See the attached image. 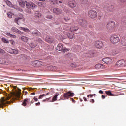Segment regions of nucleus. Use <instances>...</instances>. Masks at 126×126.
<instances>
[{"label": "nucleus", "mask_w": 126, "mask_h": 126, "mask_svg": "<svg viewBox=\"0 0 126 126\" xmlns=\"http://www.w3.org/2000/svg\"><path fill=\"white\" fill-rule=\"evenodd\" d=\"M11 31H13V32H15V33H17V34H19V35H23V32L20 31L18 29H17L16 27H13L11 29Z\"/></svg>", "instance_id": "f8f14e48"}, {"label": "nucleus", "mask_w": 126, "mask_h": 126, "mask_svg": "<svg viewBox=\"0 0 126 126\" xmlns=\"http://www.w3.org/2000/svg\"><path fill=\"white\" fill-rule=\"evenodd\" d=\"M65 76H64V78H63V82H68V81H69L68 80V79L66 78H64Z\"/></svg>", "instance_id": "79ce46f5"}, {"label": "nucleus", "mask_w": 126, "mask_h": 126, "mask_svg": "<svg viewBox=\"0 0 126 126\" xmlns=\"http://www.w3.org/2000/svg\"><path fill=\"white\" fill-rule=\"evenodd\" d=\"M103 62L105 63L106 64H111L113 63V60L109 57L104 58L102 59Z\"/></svg>", "instance_id": "9b49d317"}, {"label": "nucleus", "mask_w": 126, "mask_h": 126, "mask_svg": "<svg viewBox=\"0 0 126 126\" xmlns=\"http://www.w3.org/2000/svg\"><path fill=\"white\" fill-rule=\"evenodd\" d=\"M39 64H41V62L38 60L34 61L32 63L33 66H40Z\"/></svg>", "instance_id": "a211bd4d"}, {"label": "nucleus", "mask_w": 126, "mask_h": 126, "mask_svg": "<svg viewBox=\"0 0 126 126\" xmlns=\"http://www.w3.org/2000/svg\"><path fill=\"white\" fill-rule=\"evenodd\" d=\"M101 98H102V99H105L106 98V96H105V95H102L101 96Z\"/></svg>", "instance_id": "bf43d9fd"}, {"label": "nucleus", "mask_w": 126, "mask_h": 126, "mask_svg": "<svg viewBox=\"0 0 126 126\" xmlns=\"http://www.w3.org/2000/svg\"><path fill=\"white\" fill-rule=\"evenodd\" d=\"M105 93L106 94H107V95H108V96H111V97L116 96V94H112L111 91H105Z\"/></svg>", "instance_id": "a878e982"}, {"label": "nucleus", "mask_w": 126, "mask_h": 126, "mask_svg": "<svg viewBox=\"0 0 126 126\" xmlns=\"http://www.w3.org/2000/svg\"><path fill=\"white\" fill-rule=\"evenodd\" d=\"M90 103H95V100L93 99H90Z\"/></svg>", "instance_id": "8fccbe9b"}, {"label": "nucleus", "mask_w": 126, "mask_h": 126, "mask_svg": "<svg viewBox=\"0 0 126 126\" xmlns=\"http://www.w3.org/2000/svg\"><path fill=\"white\" fill-rule=\"evenodd\" d=\"M68 82H64V84L67 83Z\"/></svg>", "instance_id": "69168bd1"}, {"label": "nucleus", "mask_w": 126, "mask_h": 126, "mask_svg": "<svg viewBox=\"0 0 126 126\" xmlns=\"http://www.w3.org/2000/svg\"><path fill=\"white\" fill-rule=\"evenodd\" d=\"M107 9L108 12H112L114 10V7L112 5H109V6L107 7Z\"/></svg>", "instance_id": "5701e85b"}, {"label": "nucleus", "mask_w": 126, "mask_h": 126, "mask_svg": "<svg viewBox=\"0 0 126 126\" xmlns=\"http://www.w3.org/2000/svg\"><path fill=\"white\" fill-rule=\"evenodd\" d=\"M45 41H46L47 43H53V42H54V39L51 37L47 36L46 37Z\"/></svg>", "instance_id": "aec40b11"}, {"label": "nucleus", "mask_w": 126, "mask_h": 126, "mask_svg": "<svg viewBox=\"0 0 126 126\" xmlns=\"http://www.w3.org/2000/svg\"><path fill=\"white\" fill-rule=\"evenodd\" d=\"M43 97H45V94L40 95V96L39 97L38 99H42V98H43Z\"/></svg>", "instance_id": "49530a36"}, {"label": "nucleus", "mask_w": 126, "mask_h": 126, "mask_svg": "<svg viewBox=\"0 0 126 126\" xmlns=\"http://www.w3.org/2000/svg\"><path fill=\"white\" fill-rule=\"evenodd\" d=\"M7 15L9 18H12V13L11 12H8L7 13Z\"/></svg>", "instance_id": "c9c22d12"}, {"label": "nucleus", "mask_w": 126, "mask_h": 126, "mask_svg": "<svg viewBox=\"0 0 126 126\" xmlns=\"http://www.w3.org/2000/svg\"><path fill=\"white\" fill-rule=\"evenodd\" d=\"M10 43L12 45H14L15 42L13 40H10Z\"/></svg>", "instance_id": "3c124183"}, {"label": "nucleus", "mask_w": 126, "mask_h": 126, "mask_svg": "<svg viewBox=\"0 0 126 126\" xmlns=\"http://www.w3.org/2000/svg\"><path fill=\"white\" fill-rule=\"evenodd\" d=\"M43 5H44V3H43V2H39L38 3L39 6L42 7V6H43Z\"/></svg>", "instance_id": "c03bdc74"}, {"label": "nucleus", "mask_w": 126, "mask_h": 126, "mask_svg": "<svg viewBox=\"0 0 126 126\" xmlns=\"http://www.w3.org/2000/svg\"><path fill=\"white\" fill-rule=\"evenodd\" d=\"M120 41L119 35L117 34H112L110 37V42L112 44H118Z\"/></svg>", "instance_id": "7ed1b4c3"}, {"label": "nucleus", "mask_w": 126, "mask_h": 126, "mask_svg": "<svg viewBox=\"0 0 126 126\" xmlns=\"http://www.w3.org/2000/svg\"><path fill=\"white\" fill-rule=\"evenodd\" d=\"M67 36L69 39H73L74 38V34L73 33H67Z\"/></svg>", "instance_id": "c85d7f7f"}, {"label": "nucleus", "mask_w": 126, "mask_h": 126, "mask_svg": "<svg viewBox=\"0 0 126 126\" xmlns=\"http://www.w3.org/2000/svg\"><path fill=\"white\" fill-rule=\"evenodd\" d=\"M6 3L9 7H13V5H12V3H11L10 1L7 0Z\"/></svg>", "instance_id": "7c9ffc66"}, {"label": "nucleus", "mask_w": 126, "mask_h": 126, "mask_svg": "<svg viewBox=\"0 0 126 126\" xmlns=\"http://www.w3.org/2000/svg\"><path fill=\"white\" fill-rule=\"evenodd\" d=\"M0 64H2V63L0 62Z\"/></svg>", "instance_id": "338daca9"}, {"label": "nucleus", "mask_w": 126, "mask_h": 126, "mask_svg": "<svg viewBox=\"0 0 126 126\" xmlns=\"http://www.w3.org/2000/svg\"><path fill=\"white\" fill-rule=\"evenodd\" d=\"M32 35L33 36H40V32L38 30H35L32 32Z\"/></svg>", "instance_id": "393cba45"}, {"label": "nucleus", "mask_w": 126, "mask_h": 126, "mask_svg": "<svg viewBox=\"0 0 126 126\" xmlns=\"http://www.w3.org/2000/svg\"><path fill=\"white\" fill-rule=\"evenodd\" d=\"M0 54H4V50L0 48Z\"/></svg>", "instance_id": "a18cd8bd"}, {"label": "nucleus", "mask_w": 126, "mask_h": 126, "mask_svg": "<svg viewBox=\"0 0 126 126\" xmlns=\"http://www.w3.org/2000/svg\"><path fill=\"white\" fill-rule=\"evenodd\" d=\"M79 28L77 26H72L70 28V30L71 32H74L75 31H77L78 30Z\"/></svg>", "instance_id": "6ab92c4d"}, {"label": "nucleus", "mask_w": 126, "mask_h": 126, "mask_svg": "<svg viewBox=\"0 0 126 126\" xmlns=\"http://www.w3.org/2000/svg\"><path fill=\"white\" fill-rule=\"evenodd\" d=\"M71 101L73 102V103H75V100H74V99L73 98H71Z\"/></svg>", "instance_id": "864d4df0"}, {"label": "nucleus", "mask_w": 126, "mask_h": 126, "mask_svg": "<svg viewBox=\"0 0 126 126\" xmlns=\"http://www.w3.org/2000/svg\"><path fill=\"white\" fill-rule=\"evenodd\" d=\"M52 4H59V1L57 0H50Z\"/></svg>", "instance_id": "c756f323"}, {"label": "nucleus", "mask_w": 126, "mask_h": 126, "mask_svg": "<svg viewBox=\"0 0 126 126\" xmlns=\"http://www.w3.org/2000/svg\"><path fill=\"white\" fill-rule=\"evenodd\" d=\"M119 1L122 4H126V0H119Z\"/></svg>", "instance_id": "e433bc0d"}, {"label": "nucleus", "mask_w": 126, "mask_h": 126, "mask_svg": "<svg viewBox=\"0 0 126 126\" xmlns=\"http://www.w3.org/2000/svg\"><path fill=\"white\" fill-rule=\"evenodd\" d=\"M40 105H41V103H40V102L35 104V106H40Z\"/></svg>", "instance_id": "5fc2aeb1"}, {"label": "nucleus", "mask_w": 126, "mask_h": 126, "mask_svg": "<svg viewBox=\"0 0 126 126\" xmlns=\"http://www.w3.org/2000/svg\"><path fill=\"white\" fill-rule=\"evenodd\" d=\"M29 101V99L28 98L25 99L22 104V105L24 107L26 106V105H27V102Z\"/></svg>", "instance_id": "bb28decb"}, {"label": "nucleus", "mask_w": 126, "mask_h": 126, "mask_svg": "<svg viewBox=\"0 0 126 126\" xmlns=\"http://www.w3.org/2000/svg\"><path fill=\"white\" fill-rule=\"evenodd\" d=\"M23 18V16H22L20 17H16L14 19V22H15V23H17L18 25H19V24L21 23V20H22Z\"/></svg>", "instance_id": "dca6fc26"}, {"label": "nucleus", "mask_w": 126, "mask_h": 126, "mask_svg": "<svg viewBox=\"0 0 126 126\" xmlns=\"http://www.w3.org/2000/svg\"><path fill=\"white\" fill-rule=\"evenodd\" d=\"M77 22L79 25L82 26V27H85L86 25H87V22L85 20H83V19H78Z\"/></svg>", "instance_id": "1a4fd4ad"}, {"label": "nucleus", "mask_w": 126, "mask_h": 126, "mask_svg": "<svg viewBox=\"0 0 126 126\" xmlns=\"http://www.w3.org/2000/svg\"><path fill=\"white\" fill-rule=\"evenodd\" d=\"M9 53L12 55H17V54H18V50L10 48L9 50Z\"/></svg>", "instance_id": "f3484780"}, {"label": "nucleus", "mask_w": 126, "mask_h": 126, "mask_svg": "<svg viewBox=\"0 0 126 126\" xmlns=\"http://www.w3.org/2000/svg\"><path fill=\"white\" fill-rule=\"evenodd\" d=\"M121 45L123 46H126V40L125 39V38L123 37L121 39Z\"/></svg>", "instance_id": "cd10ccee"}, {"label": "nucleus", "mask_w": 126, "mask_h": 126, "mask_svg": "<svg viewBox=\"0 0 126 126\" xmlns=\"http://www.w3.org/2000/svg\"><path fill=\"white\" fill-rule=\"evenodd\" d=\"M95 68L97 70H101V69H104L105 68V66L102 64H97L95 65Z\"/></svg>", "instance_id": "2eb2a0df"}, {"label": "nucleus", "mask_w": 126, "mask_h": 126, "mask_svg": "<svg viewBox=\"0 0 126 126\" xmlns=\"http://www.w3.org/2000/svg\"><path fill=\"white\" fill-rule=\"evenodd\" d=\"M56 49H57V50L58 51H63V44H62L59 43Z\"/></svg>", "instance_id": "412c9836"}, {"label": "nucleus", "mask_w": 126, "mask_h": 126, "mask_svg": "<svg viewBox=\"0 0 126 126\" xmlns=\"http://www.w3.org/2000/svg\"><path fill=\"white\" fill-rule=\"evenodd\" d=\"M116 27V23L115 21H109L107 23L106 25V28L108 30H110V31H113V29H115Z\"/></svg>", "instance_id": "39448f33"}, {"label": "nucleus", "mask_w": 126, "mask_h": 126, "mask_svg": "<svg viewBox=\"0 0 126 126\" xmlns=\"http://www.w3.org/2000/svg\"><path fill=\"white\" fill-rule=\"evenodd\" d=\"M58 95H59L58 94H55V96L53 97L51 102H55V101H57Z\"/></svg>", "instance_id": "473e14b6"}, {"label": "nucleus", "mask_w": 126, "mask_h": 126, "mask_svg": "<svg viewBox=\"0 0 126 126\" xmlns=\"http://www.w3.org/2000/svg\"><path fill=\"white\" fill-rule=\"evenodd\" d=\"M34 100L35 102L38 101V98H36L35 97H34Z\"/></svg>", "instance_id": "4d7b16f0"}, {"label": "nucleus", "mask_w": 126, "mask_h": 126, "mask_svg": "<svg viewBox=\"0 0 126 126\" xmlns=\"http://www.w3.org/2000/svg\"><path fill=\"white\" fill-rule=\"evenodd\" d=\"M5 34L8 37H11V34L10 33L6 32Z\"/></svg>", "instance_id": "de8ad7c7"}, {"label": "nucleus", "mask_w": 126, "mask_h": 126, "mask_svg": "<svg viewBox=\"0 0 126 126\" xmlns=\"http://www.w3.org/2000/svg\"><path fill=\"white\" fill-rule=\"evenodd\" d=\"M2 41L3 43H5V44H9V41H8V39H6L5 38L3 37L2 38Z\"/></svg>", "instance_id": "2f4dec72"}, {"label": "nucleus", "mask_w": 126, "mask_h": 126, "mask_svg": "<svg viewBox=\"0 0 126 126\" xmlns=\"http://www.w3.org/2000/svg\"><path fill=\"white\" fill-rule=\"evenodd\" d=\"M20 6L21 7H25V5L27 9L26 10V12L27 13H31V9H34L37 7V6L33 3L32 2H27L26 1H21L19 3Z\"/></svg>", "instance_id": "f03ea898"}, {"label": "nucleus", "mask_w": 126, "mask_h": 126, "mask_svg": "<svg viewBox=\"0 0 126 126\" xmlns=\"http://www.w3.org/2000/svg\"><path fill=\"white\" fill-rule=\"evenodd\" d=\"M37 46V45H36L35 43L32 42L30 44V47H31V48H35V47Z\"/></svg>", "instance_id": "58836bf2"}, {"label": "nucleus", "mask_w": 126, "mask_h": 126, "mask_svg": "<svg viewBox=\"0 0 126 126\" xmlns=\"http://www.w3.org/2000/svg\"><path fill=\"white\" fill-rule=\"evenodd\" d=\"M68 5L70 8H74L76 7L77 3H76V1L74 0H69L68 1Z\"/></svg>", "instance_id": "0eeeda50"}, {"label": "nucleus", "mask_w": 126, "mask_h": 126, "mask_svg": "<svg viewBox=\"0 0 126 126\" xmlns=\"http://www.w3.org/2000/svg\"><path fill=\"white\" fill-rule=\"evenodd\" d=\"M40 1H45V0H39Z\"/></svg>", "instance_id": "e2e57ef3"}, {"label": "nucleus", "mask_w": 126, "mask_h": 126, "mask_svg": "<svg viewBox=\"0 0 126 126\" xmlns=\"http://www.w3.org/2000/svg\"><path fill=\"white\" fill-rule=\"evenodd\" d=\"M69 48H64L63 49V52H67L68 51H69Z\"/></svg>", "instance_id": "37998d69"}, {"label": "nucleus", "mask_w": 126, "mask_h": 126, "mask_svg": "<svg viewBox=\"0 0 126 126\" xmlns=\"http://www.w3.org/2000/svg\"><path fill=\"white\" fill-rule=\"evenodd\" d=\"M94 95H96V94H88L87 95V97L88 98H92V97H93V96H94Z\"/></svg>", "instance_id": "a19ab883"}, {"label": "nucleus", "mask_w": 126, "mask_h": 126, "mask_svg": "<svg viewBox=\"0 0 126 126\" xmlns=\"http://www.w3.org/2000/svg\"><path fill=\"white\" fill-rule=\"evenodd\" d=\"M11 38H13V39H15L16 38V35L11 34Z\"/></svg>", "instance_id": "09e8293b"}, {"label": "nucleus", "mask_w": 126, "mask_h": 126, "mask_svg": "<svg viewBox=\"0 0 126 126\" xmlns=\"http://www.w3.org/2000/svg\"><path fill=\"white\" fill-rule=\"evenodd\" d=\"M88 16L92 19H95L98 16V13L94 10H90L88 11Z\"/></svg>", "instance_id": "20e7f679"}, {"label": "nucleus", "mask_w": 126, "mask_h": 126, "mask_svg": "<svg viewBox=\"0 0 126 126\" xmlns=\"http://www.w3.org/2000/svg\"><path fill=\"white\" fill-rule=\"evenodd\" d=\"M116 64L117 67H124L126 66V62L124 60H120L116 62Z\"/></svg>", "instance_id": "423d86ee"}, {"label": "nucleus", "mask_w": 126, "mask_h": 126, "mask_svg": "<svg viewBox=\"0 0 126 126\" xmlns=\"http://www.w3.org/2000/svg\"><path fill=\"white\" fill-rule=\"evenodd\" d=\"M21 40L25 43H27V42H28V40H29V38L26 36H22L21 37Z\"/></svg>", "instance_id": "4be33fe9"}, {"label": "nucleus", "mask_w": 126, "mask_h": 126, "mask_svg": "<svg viewBox=\"0 0 126 126\" xmlns=\"http://www.w3.org/2000/svg\"><path fill=\"white\" fill-rule=\"evenodd\" d=\"M70 65L71 67H77V64L75 63H71Z\"/></svg>", "instance_id": "72a5a7b5"}, {"label": "nucleus", "mask_w": 126, "mask_h": 126, "mask_svg": "<svg viewBox=\"0 0 126 126\" xmlns=\"http://www.w3.org/2000/svg\"><path fill=\"white\" fill-rule=\"evenodd\" d=\"M82 99H80V102H82Z\"/></svg>", "instance_id": "774afa93"}, {"label": "nucleus", "mask_w": 126, "mask_h": 126, "mask_svg": "<svg viewBox=\"0 0 126 126\" xmlns=\"http://www.w3.org/2000/svg\"><path fill=\"white\" fill-rule=\"evenodd\" d=\"M5 95L6 96V97H2L0 99V108H2L3 106H7V105H9V104L13 103L12 101H7V100H9L11 97H13L14 96L18 97L17 94L12 92H11L9 94H7V93L5 94Z\"/></svg>", "instance_id": "f257e3e1"}, {"label": "nucleus", "mask_w": 126, "mask_h": 126, "mask_svg": "<svg viewBox=\"0 0 126 126\" xmlns=\"http://www.w3.org/2000/svg\"><path fill=\"white\" fill-rule=\"evenodd\" d=\"M95 46L98 49H101L103 47V42L101 41H96L95 42Z\"/></svg>", "instance_id": "ddd939ff"}, {"label": "nucleus", "mask_w": 126, "mask_h": 126, "mask_svg": "<svg viewBox=\"0 0 126 126\" xmlns=\"http://www.w3.org/2000/svg\"><path fill=\"white\" fill-rule=\"evenodd\" d=\"M62 3H63V1H58V4H62Z\"/></svg>", "instance_id": "6e6d98bb"}, {"label": "nucleus", "mask_w": 126, "mask_h": 126, "mask_svg": "<svg viewBox=\"0 0 126 126\" xmlns=\"http://www.w3.org/2000/svg\"><path fill=\"white\" fill-rule=\"evenodd\" d=\"M65 12L66 13H67L68 15L67 17L65 16L64 20H65V21H68V20L70 19V16H69V15L71 14V13H72V12H71V11H70V9H66L65 10Z\"/></svg>", "instance_id": "9d476101"}, {"label": "nucleus", "mask_w": 126, "mask_h": 126, "mask_svg": "<svg viewBox=\"0 0 126 126\" xmlns=\"http://www.w3.org/2000/svg\"><path fill=\"white\" fill-rule=\"evenodd\" d=\"M19 29H20V30H23L25 32H27V33H28L30 31L29 29L27 28L20 27H19Z\"/></svg>", "instance_id": "b1692460"}, {"label": "nucleus", "mask_w": 126, "mask_h": 126, "mask_svg": "<svg viewBox=\"0 0 126 126\" xmlns=\"http://www.w3.org/2000/svg\"><path fill=\"white\" fill-rule=\"evenodd\" d=\"M73 96H74V93H71V92L69 91L67 93H65L63 95L64 100H65L66 99H69L70 97H73Z\"/></svg>", "instance_id": "6e6552de"}, {"label": "nucleus", "mask_w": 126, "mask_h": 126, "mask_svg": "<svg viewBox=\"0 0 126 126\" xmlns=\"http://www.w3.org/2000/svg\"><path fill=\"white\" fill-rule=\"evenodd\" d=\"M53 13L57 15H59L62 13V10L59 8H54L53 9Z\"/></svg>", "instance_id": "4468645a"}, {"label": "nucleus", "mask_w": 126, "mask_h": 126, "mask_svg": "<svg viewBox=\"0 0 126 126\" xmlns=\"http://www.w3.org/2000/svg\"><path fill=\"white\" fill-rule=\"evenodd\" d=\"M47 19H52L53 18V16L52 15H47L45 16Z\"/></svg>", "instance_id": "ea45409f"}, {"label": "nucleus", "mask_w": 126, "mask_h": 126, "mask_svg": "<svg viewBox=\"0 0 126 126\" xmlns=\"http://www.w3.org/2000/svg\"><path fill=\"white\" fill-rule=\"evenodd\" d=\"M80 1L82 4H87V0H80Z\"/></svg>", "instance_id": "f704fd0d"}, {"label": "nucleus", "mask_w": 126, "mask_h": 126, "mask_svg": "<svg viewBox=\"0 0 126 126\" xmlns=\"http://www.w3.org/2000/svg\"><path fill=\"white\" fill-rule=\"evenodd\" d=\"M83 99H84V100L85 101V102H87V99H86V97H84Z\"/></svg>", "instance_id": "13d9d810"}, {"label": "nucleus", "mask_w": 126, "mask_h": 126, "mask_svg": "<svg viewBox=\"0 0 126 126\" xmlns=\"http://www.w3.org/2000/svg\"><path fill=\"white\" fill-rule=\"evenodd\" d=\"M1 93H3V91L2 90H0V94Z\"/></svg>", "instance_id": "052dcab7"}, {"label": "nucleus", "mask_w": 126, "mask_h": 126, "mask_svg": "<svg viewBox=\"0 0 126 126\" xmlns=\"http://www.w3.org/2000/svg\"><path fill=\"white\" fill-rule=\"evenodd\" d=\"M28 94V92L27 91H26L25 93V95H27Z\"/></svg>", "instance_id": "680f3d73"}, {"label": "nucleus", "mask_w": 126, "mask_h": 126, "mask_svg": "<svg viewBox=\"0 0 126 126\" xmlns=\"http://www.w3.org/2000/svg\"><path fill=\"white\" fill-rule=\"evenodd\" d=\"M49 94V93H47L46 94V96L48 95V94Z\"/></svg>", "instance_id": "0e129e2a"}, {"label": "nucleus", "mask_w": 126, "mask_h": 126, "mask_svg": "<svg viewBox=\"0 0 126 126\" xmlns=\"http://www.w3.org/2000/svg\"><path fill=\"white\" fill-rule=\"evenodd\" d=\"M99 93H100V94H103V93H104V92L102 90H100L99 91Z\"/></svg>", "instance_id": "603ef678"}, {"label": "nucleus", "mask_w": 126, "mask_h": 126, "mask_svg": "<svg viewBox=\"0 0 126 126\" xmlns=\"http://www.w3.org/2000/svg\"><path fill=\"white\" fill-rule=\"evenodd\" d=\"M42 15L41 14V13H40L39 12H36L35 13V17H41V16Z\"/></svg>", "instance_id": "4c0bfd02"}]
</instances>
